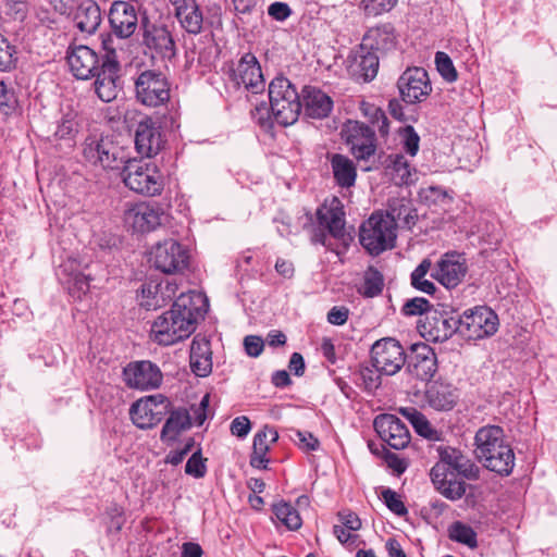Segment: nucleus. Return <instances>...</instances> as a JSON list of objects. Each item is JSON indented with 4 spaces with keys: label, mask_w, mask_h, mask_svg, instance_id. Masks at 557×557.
<instances>
[{
    "label": "nucleus",
    "mask_w": 557,
    "mask_h": 557,
    "mask_svg": "<svg viewBox=\"0 0 557 557\" xmlns=\"http://www.w3.org/2000/svg\"><path fill=\"white\" fill-rule=\"evenodd\" d=\"M399 412L411 423L414 431L428 440H437V431L431 425L425 416L412 407L400 408Z\"/></svg>",
    "instance_id": "58836bf2"
},
{
    "label": "nucleus",
    "mask_w": 557,
    "mask_h": 557,
    "mask_svg": "<svg viewBox=\"0 0 557 557\" xmlns=\"http://www.w3.org/2000/svg\"><path fill=\"white\" fill-rule=\"evenodd\" d=\"M205 461L206 459L202 458L201 450L199 449L195 451L186 462V474L193 475L197 479L203 478L207 472Z\"/></svg>",
    "instance_id": "4d7b16f0"
},
{
    "label": "nucleus",
    "mask_w": 557,
    "mask_h": 557,
    "mask_svg": "<svg viewBox=\"0 0 557 557\" xmlns=\"http://www.w3.org/2000/svg\"><path fill=\"white\" fill-rule=\"evenodd\" d=\"M330 161L334 180L337 185L343 188L354 186L357 177V169L352 160L344 154L334 153Z\"/></svg>",
    "instance_id": "473e14b6"
},
{
    "label": "nucleus",
    "mask_w": 557,
    "mask_h": 557,
    "mask_svg": "<svg viewBox=\"0 0 557 557\" xmlns=\"http://www.w3.org/2000/svg\"><path fill=\"white\" fill-rule=\"evenodd\" d=\"M89 277L83 273H77L70 282L69 292L73 297L79 299L89 292Z\"/></svg>",
    "instance_id": "bf43d9fd"
},
{
    "label": "nucleus",
    "mask_w": 557,
    "mask_h": 557,
    "mask_svg": "<svg viewBox=\"0 0 557 557\" xmlns=\"http://www.w3.org/2000/svg\"><path fill=\"white\" fill-rule=\"evenodd\" d=\"M268 437H271L270 442L275 443L278 440L277 431L274 428L264 425L253 437L252 451L257 455L267 456L270 450Z\"/></svg>",
    "instance_id": "8fccbe9b"
},
{
    "label": "nucleus",
    "mask_w": 557,
    "mask_h": 557,
    "mask_svg": "<svg viewBox=\"0 0 557 557\" xmlns=\"http://www.w3.org/2000/svg\"><path fill=\"white\" fill-rule=\"evenodd\" d=\"M418 330L426 341L443 343L454 334H459L458 317L433 310L419 321Z\"/></svg>",
    "instance_id": "f8f14e48"
},
{
    "label": "nucleus",
    "mask_w": 557,
    "mask_h": 557,
    "mask_svg": "<svg viewBox=\"0 0 557 557\" xmlns=\"http://www.w3.org/2000/svg\"><path fill=\"white\" fill-rule=\"evenodd\" d=\"M448 532V536L451 541L465 544L470 548L478 547L476 533L470 525L461 521H455L449 527Z\"/></svg>",
    "instance_id": "c03bdc74"
},
{
    "label": "nucleus",
    "mask_w": 557,
    "mask_h": 557,
    "mask_svg": "<svg viewBox=\"0 0 557 557\" xmlns=\"http://www.w3.org/2000/svg\"><path fill=\"white\" fill-rule=\"evenodd\" d=\"M344 211L338 207H322L317 210L319 225L325 227L335 238H343L345 235Z\"/></svg>",
    "instance_id": "72a5a7b5"
},
{
    "label": "nucleus",
    "mask_w": 557,
    "mask_h": 557,
    "mask_svg": "<svg viewBox=\"0 0 557 557\" xmlns=\"http://www.w3.org/2000/svg\"><path fill=\"white\" fill-rule=\"evenodd\" d=\"M244 346L247 355L258 357L263 350L264 343L261 337L249 335L245 337Z\"/></svg>",
    "instance_id": "e2e57ef3"
},
{
    "label": "nucleus",
    "mask_w": 557,
    "mask_h": 557,
    "mask_svg": "<svg viewBox=\"0 0 557 557\" xmlns=\"http://www.w3.org/2000/svg\"><path fill=\"white\" fill-rule=\"evenodd\" d=\"M268 13L276 21H284L292 14V10L284 2H274L269 7Z\"/></svg>",
    "instance_id": "338daca9"
},
{
    "label": "nucleus",
    "mask_w": 557,
    "mask_h": 557,
    "mask_svg": "<svg viewBox=\"0 0 557 557\" xmlns=\"http://www.w3.org/2000/svg\"><path fill=\"white\" fill-rule=\"evenodd\" d=\"M400 98L408 104L420 103L432 92L428 72L423 67H408L398 78Z\"/></svg>",
    "instance_id": "9b49d317"
},
{
    "label": "nucleus",
    "mask_w": 557,
    "mask_h": 557,
    "mask_svg": "<svg viewBox=\"0 0 557 557\" xmlns=\"http://www.w3.org/2000/svg\"><path fill=\"white\" fill-rule=\"evenodd\" d=\"M302 92L304 102L301 103L308 117L321 120L329 116L333 109V100L330 96L311 86H306Z\"/></svg>",
    "instance_id": "c85d7f7f"
},
{
    "label": "nucleus",
    "mask_w": 557,
    "mask_h": 557,
    "mask_svg": "<svg viewBox=\"0 0 557 557\" xmlns=\"http://www.w3.org/2000/svg\"><path fill=\"white\" fill-rule=\"evenodd\" d=\"M163 210L158 206L140 202L125 212V222L135 232L148 233L162 224Z\"/></svg>",
    "instance_id": "aec40b11"
},
{
    "label": "nucleus",
    "mask_w": 557,
    "mask_h": 557,
    "mask_svg": "<svg viewBox=\"0 0 557 557\" xmlns=\"http://www.w3.org/2000/svg\"><path fill=\"white\" fill-rule=\"evenodd\" d=\"M106 53L99 55L88 46H70L66 51V62L73 76L87 81L95 78V92L103 102H110L117 97L121 81V64L114 49H108L103 41Z\"/></svg>",
    "instance_id": "f257e3e1"
},
{
    "label": "nucleus",
    "mask_w": 557,
    "mask_h": 557,
    "mask_svg": "<svg viewBox=\"0 0 557 557\" xmlns=\"http://www.w3.org/2000/svg\"><path fill=\"white\" fill-rule=\"evenodd\" d=\"M395 240L394 223L385 219L383 213H372L360 226L359 242L372 256H377L387 249L394 248Z\"/></svg>",
    "instance_id": "39448f33"
},
{
    "label": "nucleus",
    "mask_w": 557,
    "mask_h": 557,
    "mask_svg": "<svg viewBox=\"0 0 557 557\" xmlns=\"http://www.w3.org/2000/svg\"><path fill=\"white\" fill-rule=\"evenodd\" d=\"M392 170V178L397 185L409 184L411 180V169L407 159L403 154H392L388 157Z\"/></svg>",
    "instance_id": "a18cd8bd"
},
{
    "label": "nucleus",
    "mask_w": 557,
    "mask_h": 557,
    "mask_svg": "<svg viewBox=\"0 0 557 557\" xmlns=\"http://www.w3.org/2000/svg\"><path fill=\"white\" fill-rule=\"evenodd\" d=\"M231 79L236 86H244L252 94H259L264 90L265 82L261 72V66L255 54L245 53L232 69Z\"/></svg>",
    "instance_id": "dca6fc26"
},
{
    "label": "nucleus",
    "mask_w": 557,
    "mask_h": 557,
    "mask_svg": "<svg viewBox=\"0 0 557 557\" xmlns=\"http://www.w3.org/2000/svg\"><path fill=\"white\" fill-rule=\"evenodd\" d=\"M74 22L82 33L94 34L101 24L100 8L94 0H77Z\"/></svg>",
    "instance_id": "7c9ffc66"
},
{
    "label": "nucleus",
    "mask_w": 557,
    "mask_h": 557,
    "mask_svg": "<svg viewBox=\"0 0 557 557\" xmlns=\"http://www.w3.org/2000/svg\"><path fill=\"white\" fill-rule=\"evenodd\" d=\"M109 23L117 37H131L138 27L136 7L127 1H114L109 11Z\"/></svg>",
    "instance_id": "6ab92c4d"
},
{
    "label": "nucleus",
    "mask_w": 557,
    "mask_h": 557,
    "mask_svg": "<svg viewBox=\"0 0 557 557\" xmlns=\"http://www.w3.org/2000/svg\"><path fill=\"white\" fill-rule=\"evenodd\" d=\"M457 389L449 384L435 382L426 391L428 404L436 410H451L457 404Z\"/></svg>",
    "instance_id": "2f4dec72"
},
{
    "label": "nucleus",
    "mask_w": 557,
    "mask_h": 557,
    "mask_svg": "<svg viewBox=\"0 0 557 557\" xmlns=\"http://www.w3.org/2000/svg\"><path fill=\"white\" fill-rule=\"evenodd\" d=\"M121 174L125 186L137 194L154 196L163 189L162 174L157 165L143 159H129Z\"/></svg>",
    "instance_id": "20e7f679"
},
{
    "label": "nucleus",
    "mask_w": 557,
    "mask_h": 557,
    "mask_svg": "<svg viewBox=\"0 0 557 557\" xmlns=\"http://www.w3.org/2000/svg\"><path fill=\"white\" fill-rule=\"evenodd\" d=\"M251 429L250 420L245 417H237L231 423V432L233 435L238 437L246 436Z\"/></svg>",
    "instance_id": "0e129e2a"
},
{
    "label": "nucleus",
    "mask_w": 557,
    "mask_h": 557,
    "mask_svg": "<svg viewBox=\"0 0 557 557\" xmlns=\"http://www.w3.org/2000/svg\"><path fill=\"white\" fill-rule=\"evenodd\" d=\"M341 136L358 160H368L376 150L375 133L362 122L348 120L342 127Z\"/></svg>",
    "instance_id": "9d476101"
},
{
    "label": "nucleus",
    "mask_w": 557,
    "mask_h": 557,
    "mask_svg": "<svg viewBox=\"0 0 557 557\" xmlns=\"http://www.w3.org/2000/svg\"><path fill=\"white\" fill-rule=\"evenodd\" d=\"M198 307L190 295L181 294L171 309L159 315L151 326V338L169 346L190 336L196 329Z\"/></svg>",
    "instance_id": "f03ea898"
},
{
    "label": "nucleus",
    "mask_w": 557,
    "mask_h": 557,
    "mask_svg": "<svg viewBox=\"0 0 557 557\" xmlns=\"http://www.w3.org/2000/svg\"><path fill=\"white\" fill-rule=\"evenodd\" d=\"M77 114L74 111L64 113L57 122V127L52 136H48L50 141L66 140L72 143L78 133Z\"/></svg>",
    "instance_id": "ea45409f"
},
{
    "label": "nucleus",
    "mask_w": 557,
    "mask_h": 557,
    "mask_svg": "<svg viewBox=\"0 0 557 557\" xmlns=\"http://www.w3.org/2000/svg\"><path fill=\"white\" fill-rule=\"evenodd\" d=\"M406 360L407 355L395 338H381L371 347V361L380 373L393 375L403 368Z\"/></svg>",
    "instance_id": "6e6552de"
},
{
    "label": "nucleus",
    "mask_w": 557,
    "mask_h": 557,
    "mask_svg": "<svg viewBox=\"0 0 557 557\" xmlns=\"http://www.w3.org/2000/svg\"><path fill=\"white\" fill-rule=\"evenodd\" d=\"M159 123L150 116L144 117L135 131V147L138 153L151 158L164 146Z\"/></svg>",
    "instance_id": "a211bd4d"
},
{
    "label": "nucleus",
    "mask_w": 557,
    "mask_h": 557,
    "mask_svg": "<svg viewBox=\"0 0 557 557\" xmlns=\"http://www.w3.org/2000/svg\"><path fill=\"white\" fill-rule=\"evenodd\" d=\"M384 287L383 274L374 267H369L364 272L363 284L359 292L368 298L380 295Z\"/></svg>",
    "instance_id": "37998d69"
},
{
    "label": "nucleus",
    "mask_w": 557,
    "mask_h": 557,
    "mask_svg": "<svg viewBox=\"0 0 557 557\" xmlns=\"http://www.w3.org/2000/svg\"><path fill=\"white\" fill-rule=\"evenodd\" d=\"M17 106V99L14 89L9 87L7 83L0 81V111L4 114H9L15 110Z\"/></svg>",
    "instance_id": "5fc2aeb1"
},
{
    "label": "nucleus",
    "mask_w": 557,
    "mask_h": 557,
    "mask_svg": "<svg viewBox=\"0 0 557 557\" xmlns=\"http://www.w3.org/2000/svg\"><path fill=\"white\" fill-rule=\"evenodd\" d=\"M435 64L442 77L449 83L457 81L458 74L449 55L438 51L435 54Z\"/></svg>",
    "instance_id": "3c124183"
},
{
    "label": "nucleus",
    "mask_w": 557,
    "mask_h": 557,
    "mask_svg": "<svg viewBox=\"0 0 557 557\" xmlns=\"http://www.w3.org/2000/svg\"><path fill=\"white\" fill-rule=\"evenodd\" d=\"M381 497L384 500L387 508L395 515L403 517L408 513V510L400 499V496L391 488H385L381 492Z\"/></svg>",
    "instance_id": "864d4df0"
},
{
    "label": "nucleus",
    "mask_w": 557,
    "mask_h": 557,
    "mask_svg": "<svg viewBox=\"0 0 557 557\" xmlns=\"http://www.w3.org/2000/svg\"><path fill=\"white\" fill-rule=\"evenodd\" d=\"M191 419L188 411L184 408L172 410L170 417L165 421L162 431L161 438H175L181 431L190 428Z\"/></svg>",
    "instance_id": "4c0bfd02"
},
{
    "label": "nucleus",
    "mask_w": 557,
    "mask_h": 557,
    "mask_svg": "<svg viewBox=\"0 0 557 557\" xmlns=\"http://www.w3.org/2000/svg\"><path fill=\"white\" fill-rule=\"evenodd\" d=\"M143 44L163 59H173L176 55V45L168 26L163 23H151L148 16H143Z\"/></svg>",
    "instance_id": "4468645a"
},
{
    "label": "nucleus",
    "mask_w": 557,
    "mask_h": 557,
    "mask_svg": "<svg viewBox=\"0 0 557 557\" xmlns=\"http://www.w3.org/2000/svg\"><path fill=\"white\" fill-rule=\"evenodd\" d=\"M406 362L408 372L421 381H430L437 370L435 351L425 343L411 345Z\"/></svg>",
    "instance_id": "f3484780"
},
{
    "label": "nucleus",
    "mask_w": 557,
    "mask_h": 557,
    "mask_svg": "<svg viewBox=\"0 0 557 557\" xmlns=\"http://www.w3.org/2000/svg\"><path fill=\"white\" fill-rule=\"evenodd\" d=\"M295 436L299 442V447L306 450H315L319 447V440L313 434L306 431H295Z\"/></svg>",
    "instance_id": "680f3d73"
},
{
    "label": "nucleus",
    "mask_w": 557,
    "mask_h": 557,
    "mask_svg": "<svg viewBox=\"0 0 557 557\" xmlns=\"http://www.w3.org/2000/svg\"><path fill=\"white\" fill-rule=\"evenodd\" d=\"M163 414V410L153 404V398H141L135 401L129 409L133 423L144 430L151 429L161 422Z\"/></svg>",
    "instance_id": "c756f323"
},
{
    "label": "nucleus",
    "mask_w": 557,
    "mask_h": 557,
    "mask_svg": "<svg viewBox=\"0 0 557 557\" xmlns=\"http://www.w3.org/2000/svg\"><path fill=\"white\" fill-rule=\"evenodd\" d=\"M397 44L395 28L386 23L371 27L363 35L360 46L363 50L376 52V55L385 54L395 48Z\"/></svg>",
    "instance_id": "b1692460"
},
{
    "label": "nucleus",
    "mask_w": 557,
    "mask_h": 557,
    "mask_svg": "<svg viewBox=\"0 0 557 557\" xmlns=\"http://www.w3.org/2000/svg\"><path fill=\"white\" fill-rule=\"evenodd\" d=\"M474 444L476 458L484 468L502 476L512 472L515 453L505 440L503 428L498 425L480 428L475 433Z\"/></svg>",
    "instance_id": "7ed1b4c3"
},
{
    "label": "nucleus",
    "mask_w": 557,
    "mask_h": 557,
    "mask_svg": "<svg viewBox=\"0 0 557 557\" xmlns=\"http://www.w3.org/2000/svg\"><path fill=\"white\" fill-rule=\"evenodd\" d=\"M430 476L435 490L449 500H458L466 494L468 484L465 481H458L444 465L435 463L430 471Z\"/></svg>",
    "instance_id": "5701e85b"
},
{
    "label": "nucleus",
    "mask_w": 557,
    "mask_h": 557,
    "mask_svg": "<svg viewBox=\"0 0 557 557\" xmlns=\"http://www.w3.org/2000/svg\"><path fill=\"white\" fill-rule=\"evenodd\" d=\"M404 137V149L410 156H416L419 150L420 137L411 125H407L401 129Z\"/></svg>",
    "instance_id": "13d9d810"
},
{
    "label": "nucleus",
    "mask_w": 557,
    "mask_h": 557,
    "mask_svg": "<svg viewBox=\"0 0 557 557\" xmlns=\"http://www.w3.org/2000/svg\"><path fill=\"white\" fill-rule=\"evenodd\" d=\"M432 262L430 259H423L421 263L411 273V285L429 295H433L436 290V286L429 280H425V275L430 271Z\"/></svg>",
    "instance_id": "49530a36"
},
{
    "label": "nucleus",
    "mask_w": 557,
    "mask_h": 557,
    "mask_svg": "<svg viewBox=\"0 0 557 557\" xmlns=\"http://www.w3.org/2000/svg\"><path fill=\"white\" fill-rule=\"evenodd\" d=\"M367 10L375 15L391 11L398 0H368Z\"/></svg>",
    "instance_id": "69168bd1"
},
{
    "label": "nucleus",
    "mask_w": 557,
    "mask_h": 557,
    "mask_svg": "<svg viewBox=\"0 0 557 557\" xmlns=\"http://www.w3.org/2000/svg\"><path fill=\"white\" fill-rule=\"evenodd\" d=\"M380 65V55L371 50H363L359 45L348 57L347 70L350 76L362 83L374 79Z\"/></svg>",
    "instance_id": "4be33fe9"
},
{
    "label": "nucleus",
    "mask_w": 557,
    "mask_h": 557,
    "mask_svg": "<svg viewBox=\"0 0 557 557\" xmlns=\"http://www.w3.org/2000/svg\"><path fill=\"white\" fill-rule=\"evenodd\" d=\"M113 135H89L83 144V157L92 165H98V161L104 154L108 146L113 139Z\"/></svg>",
    "instance_id": "c9c22d12"
},
{
    "label": "nucleus",
    "mask_w": 557,
    "mask_h": 557,
    "mask_svg": "<svg viewBox=\"0 0 557 557\" xmlns=\"http://www.w3.org/2000/svg\"><path fill=\"white\" fill-rule=\"evenodd\" d=\"M122 377L128 388L149 391L162 383L160 368L149 360L132 361L124 367Z\"/></svg>",
    "instance_id": "ddd939ff"
},
{
    "label": "nucleus",
    "mask_w": 557,
    "mask_h": 557,
    "mask_svg": "<svg viewBox=\"0 0 557 557\" xmlns=\"http://www.w3.org/2000/svg\"><path fill=\"white\" fill-rule=\"evenodd\" d=\"M459 335L467 341H476L494 335L498 329L497 314L486 306H479L458 315Z\"/></svg>",
    "instance_id": "423d86ee"
},
{
    "label": "nucleus",
    "mask_w": 557,
    "mask_h": 557,
    "mask_svg": "<svg viewBox=\"0 0 557 557\" xmlns=\"http://www.w3.org/2000/svg\"><path fill=\"white\" fill-rule=\"evenodd\" d=\"M272 511L275 518L288 530H298L302 524L299 512L289 503L282 500L280 503L273 504Z\"/></svg>",
    "instance_id": "79ce46f5"
},
{
    "label": "nucleus",
    "mask_w": 557,
    "mask_h": 557,
    "mask_svg": "<svg viewBox=\"0 0 557 557\" xmlns=\"http://www.w3.org/2000/svg\"><path fill=\"white\" fill-rule=\"evenodd\" d=\"M432 305L430 301L422 297H416L409 299L405 302L401 308V312L405 315H424L426 317V312H432Z\"/></svg>",
    "instance_id": "603ef678"
},
{
    "label": "nucleus",
    "mask_w": 557,
    "mask_h": 557,
    "mask_svg": "<svg viewBox=\"0 0 557 557\" xmlns=\"http://www.w3.org/2000/svg\"><path fill=\"white\" fill-rule=\"evenodd\" d=\"M188 251L175 239L158 243L150 252L154 268L165 274L182 272L188 265Z\"/></svg>",
    "instance_id": "1a4fd4ad"
},
{
    "label": "nucleus",
    "mask_w": 557,
    "mask_h": 557,
    "mask_svg": "<svg viewBox=\"0 0 557 557\" xmlns=\"http://www.w3.org/2000/svg\"><path fill=\"white\" fill-rule=\"evenodd\" d=\"M381 373L375 369L369 367H360L356 375L362 382L366 391L372 392L381 385Z\"/></svg>",
    "instance_id": "6e6d98bb"
},
{
    "label": "nucleus",
    "mask_w": 557,
    "mask_h": 557,
    "mask_svg": "<svg viewBox=\"0 0 557 557\" xmlns=\"http://www.w3.org/2000/svg\"><path fill=\"white\" fill-rule=\"evenodd\" d=\"M374 430L380 438L391 448L404 449L410 443V433L407 425L395 414L381 413L373 421Z\"/></svg>",
    "instance_id": "2eb2a0df"
},
{
    "label": "nucleus",
    "mask_w": 557,
    "mask_h": 557,
    "mask_svg": "<svg viewBox=\"0 0 557 557\" xmlns=\"http://www.w3.org/2000/svg\"><path fill=\"white\" fill-rule=\"evenodd\" d=\"M174 16L189 35H199L203 29V13L196 0H187L174 7Z\"/></svg>",
    "instance_id": "cd10ccee"
},
{
    "label": "nucleus",
    "mask_w": 557,
    "mask_h": 557,
    "mask_svg": "<svg viewBox=\"0 0 557 557\" xmlns=\"http://www.w3.org/2000/svg\"><path fill=\"white\" fill-rule=\"evenodd\" d=\"M362 111L373 125H377L381 136L384 137L388 135L389 122L381 108L370 103H362Z\"/></svg>",
    "instance_id": "de8ad7c7"
},
{
    "label": "nucleus",
    "mask_w": 557,
    "mask_h": 557,
    "mask_svg": "<svg viewBox=\"0 0 557 557\" xmlns=\"http://www.w3.org/2000/svg\"><path fill=\"white\" fill-rule=\"evenodd\" d=\"M467 271L468 267L462 256L456 252H448L437 262L432 277L445 287L454 288L462 282Z\"/></svg>",
    "instance_id": "412c9836"
},
{
    "label": "nucleus",
    "mask_w": 557,
    "mask_h": 557,
    "mask_svg": "<svg viewBox=\"0 0 557 557\" xmlns=\"http://www.w3.org/2000/svg\"><path fill=\"white\" fill-rule=\"evenodd\" d=\"M384 216L394 223L395 230L398 226L411 230L418 221L417 209L412 200L407 197L391 198Z\"/></svg>",
    "instance_id": "a878e982"
},
{
    "label": "nucleus",
    "mask_w": 557,
    "mask_h": 557,
    "mask_svg": "<svg viewBox=\"0 0 557 557\" xmlns=\"http://www.w3.org/2000/svg\"><path fill=\"white\" fill-rule=\"evenodd\" d=\"M17 51L14 45L0 34V71L8 72L16 67Z\"/></svg>",
    "instance_id": "09e8293b"
},
{
    "label": "nucleus",
    "mask_w": 557,
    "mask_h": 557,
    "mask_svg": "<svg viewBox=\"0 0 557 557\" xmlns=\"http://www.w3.org/2000/svg\"><path fill=\"white\" fill-rule=\"evenodd\" d=\"M348 313L346 307H333L327 313V321L334 325H343L348 320Z\"/></svg>",
    "instance_id": "774afa93"
},
{
    "label": "nucleus",
    "mask_w": 557,
    "mask_h": 557,
    "mask_svg": "<svg viewBox=\"0 0 557 557\" xmlns=\"http://www.w3.org/2000/svg\"><path fill=\"white\" fill-rule=\"evenodd\" d=\"M135 95L138 102L146 107H158L170 100V84L159 71H143L135 79Z\"/></svg>",
    "instance_id": "0eeeda50"
},
{
    "label": "nucleus",
    "mask_w": 557,
    "mask_h": 557,
    "mask_svg": "<svg viewBox=\"0 0 557 557\" xmlns=\"http://www.w3.org/2000/svg\"><path fill=\"white\" fill-rule=\"evenodd\" d=\"M298 91L290 81L282 75L273 78L269 85V99L275 100L276 102L282 99L292 101L298 99Z\"/></svg>",
    "instance_id": "a19ab883"
},
{
    "label": "nucleus",
    "mask_w": 557,
    "mask_h": 557,
    "mask_svg": "<svg viewBox=\"0 0 557 557\" xmlns=\"http://www.w3.org/2000/svg\"><path fill=\"white\" fill-rule=\"evenodd\" d=\"M270 108L274 120L282 126H288L298 120L302 103L298 96V99L294 101L292 99H282L278 102L270 100Z\"/></svg>",
    "instance_id": "f704fd0d"
},
{
    "label": "nucleus",
    "mask_w": 557,
    "mask_h": 557,
    "mask_svg": "<svg viewBox=\"0 0 557 557\" xmlns=\"http://www.w3.org/2000/svg\"><path fill=\"white\" fill-rule=\"evenodd\" d=\"M189 363L193 373L199 377L208 376L212 371V350L210 341L195 336L190 345Z\"/></svg>",
    "instance_id": "bb28decb"
},
{
    "label": "nucleus",
    "mask_w": 557,
    "mask_h": 557,
    "mask_svg": "<svg viewBox=\"0 0 557 557\" xmlns=\"http://www.w3.org/2000/svg\"><path fill=\"white\" fill-rule=\"evenodd\" d=\"M440 462L447 469H454L459 475L467 480H478L480 478V468L461 450L454 447H440Z\"/></svg>",
    "instance_id": "393cba45"
},
{
    "label": "nucleus",
    "mask_w": 557,
    "mask_h": 557,
    "mask_svg": "<svg viewBox=\"0 0 557 557\" xmlns=\"http://www.w3.org/2000/svg\"><path fill=\"white\" fill-rule=\"evenodd\" d=\"M337 516L347 530L358 531L361 528V520L354 511L342 510Z\"/></svg>",
    "instance_id": "052dcab7"
},
{
    "label": "nucleus",
    "mask_w": 557,
    "mask_h": 557,
    "mask_svg": "<svg viewBox=\"0 0 557 557\" xmlns=\"http://www.w3.org/2000/svg\"><path fill=\"white\" fill-rule=\"evenodd\" d=\"M129 159L127 149L113 137L104 154L98 161V165L104 170H122Z\"/></svg>",
    "instance_id": "e433bc0d"
}]
</instances>
